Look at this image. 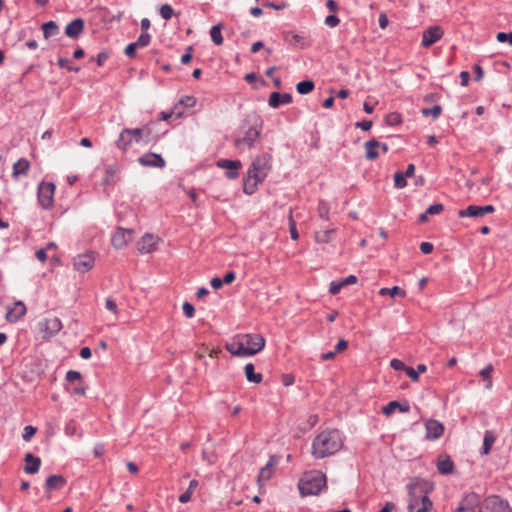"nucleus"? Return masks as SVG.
<instances>
[{
    "label": "nucleus",
    "mask_w": 512,
    "mask_h": 512,
    "mask_svg": "<svg viewBox=\"0 0 512 512\" xmlns=\"http://www.w3.org/2000/svg\"><path fill=\"white\" fill-rule=\"evenodd\" d=\"M298 486L301 496L318 495L326 487V477L318 471L309 472L300 480Z\"/></svg>",
    "instance_id": "39448f33"
},
{
    "label": "nucleus",
    "mask_w": 512,
    "mask_h": 512,
    "mask_svg": "<svg viewBox=\"0 0 512 512\" xmlns=\"http://www.w3.org/2000/svg\"><path fill=\"white\" fill-rule=\"evenodd\" d=\"M272 156L269 153H262L253 160L247 172L257 180H264L271 169Z\"/></svg>",
    "instance_id": "0eeeda50"
},
{
    "label": "nucleus",
    "mask_w": 512,
    "mask_h": 512,
    "mask_svg": "<svg viewBox=\"0 0 512 512\" xmlns=\"http://www.w3.org/2000/svg\"><path fill=\"white\" fill-rule=\"evenodd\" d=\"M343 447V439L339 430L326 429L320 432L312 442V456L315 459L336 454Z\"/></svg>",
    "instance_id": "7ed1b4c3"
},
{
    "label": "nucleus",
    "mask_w": 512,
    "mask_h": 512,
    "mask_svg": "<svg viewBox=\"0 0 512 512\" xmlns=\"http://www.w3.org/2000/svg\"><path fill=\"white\" fill-rule=\"evenodd\" d=\"M119 168L116 165H110L105 169L103 182L105 185H114L118 181Z\"/></svg>",
    "instance_id": "bb28decb"
},
{
    "label": "nucleus",
    "mask_w": 512,
    "mask_h": 512,
    "mask_svg": "<svg viewBox=\"0 0 512 512\" xmlns=\"http://www.w3.org/2000/svg\"><path fill=\"white\" fill-rule=\"evenodd\" d=\"M57 64L60 68H65L68 71L78 72L80 70L79 67L70 65V62L66 58H59Z\"/></svg>",
    "instance_id": "49530a36"
},
{
    "label": "nucleus",
    "mask_w": 512,
    "mask_h": 512,
    "mask_svg": "<svg viewBox=\"0 0 512 512\" xmlns=\"http://www.w3.org/2000/svg\"><path fill=\"white\" fill-rule=\"evenodd\" d=\"M26 465L24 467V471L27 474H35L39 471L41 465V459L39 457H35L31 453H27L24 458Z\"/></svg>",
    "instance_id": "5701e85b"
},
{
    "label": "nucleus",
    "mask_w": 512,
    "mask_h": 512,
    "mask_svg": "<svg viewBox=\"0 0 512 512\" xmlns=\"http://www.w3.org/2000/svg\"><path fill=\"white\" fill-rule=\"evenodd\" d=\"M436 466L439 473L444 475L451 474L454 470V463L449 456L439 457Z\"/></svg>",
    "instance_id": "393cba45"
},
{
    "label": "nucleus",
    "mask_w": 512,
    "mask_h": 512,
    "mask_svg": "<svg viewBox=\"0 0 512 512\" xmlns=\"http://www.w3.org/2000/svg\"><path fill=\"white\" fill-rule=\"evenodd\" d=\"M65 484V479L61 475H50L46 479L45 487L47 490L60 489Z\"/></svg>",
    "instance_id": "c756f323"
},
{
    "label": "nucleus",
    "mask_w": 512,
    "mask_h": 512,
    "mask_svg": "<svg viewBox=\"0 0 512 512\" xmlns=\"http://www.w3.org/2000/svg\"><path fill=\"white\" fill-rule=\"evenodd\" d=\"M443 35L444 31L440 26H431L424 30L421 45L425 48H428L439 41Z\"/></svg>",
    "instance_id": "f8f14e48"
},
{
    "label": "nucleus",
    "mask_w": 512,
    "mask_h": 512,
    "mask_svg": "<svg viewBox=\"0 0 512 512\" xmlns=\"http://www.w3.org/2000/svg\"><path fill=\"white\" fill-rule=\"evenodd\" d=\"M42 30L44 37L49 38L58 34L59 28L54 21H48L42 25Z\"/></svg>",
    "instance_id": "72a5a7b5"
},
{
    "label": "nucleus",
    "mask_w": 512,
    "mask_h": 512,
    "mask_svg": "<svg viewBox=\"0 0 512 512\" xmlns=\"http://www.w3.org/2000/svg\"><path fill=\"white\" fill-rule=\"evenodd\" d=\"M334 233H335L334 229H325V230L317 231L315 233V240L318 243H328L331 241Z\"/></svg>",
    "instance_id": "2f4dec72"
},
{
    "label": "nucleus",
    "mask_w": 512,
    "mask_h": 512,
    "mask_svg": "<svg viewBox=\"0 0 512 512\" xmlns=\"http://www.w3.org/2000/svg\"><path fill=\"white\" fill-rule=\"evenodd\" d=\"M387 123L389 125H396L401 123V116L398 113H391L387 116Z\"/></svg>",
    "instance_id": "e2e57ef3"
},
{
    "label": "nucleus",
    "mask_w": 512,
    "mask_h": 512,
    "mask_svg": "<svg viewBox=\"0 0 512 512\" xmlns=\"http://www.w3.org/2000/svg\"><path fill=\"white\" fill-rule=\"evenodd\" d=\"M433 483L419 477H414L407 485L408 489V512H428L433 503L429 498L432 492Z\"/></svg>",
    "instance_id": "f257e3e1"
},
{
    "label": "nucleus",
    "mask_w": 512,
    "mask_h": 512,
    "mask_svg": "<svg viewBox=\"0 0 512 512\" xmlns=\"http://www.w3.org/2000/svg\"><path fill=\"white\" fill-rule=\"evenodd\" d=\"M86 392V386L83 382L79 383L71 389V393L77 396H83Z\"/></svg>",
    "instance_id": "4d7b16f0"
},
{
    "label": "nucleus",
    "mask_w": 512,
    "mask_h": 512,
    "mask_svg": "<svg viewBox=\"0 0 512 512\" xmlns=\"http://www.w3.org/2000/svg\"><path fill=\"white\" fill-rule=\"evenodd\" d=\"M442 112V107L440 105H434L431 108H423L421 113L425 117L431 116L433 119H437Z\"/></svg>",
    "instance_id": "ea45409f"
},
{
    "label": "nucleus",
    "mask_w": 512,
    "mask_h": 512,
    "mask_svg": "<svg viewBox=\"0 0 512 512\" xmlns=\"http://www.w3.org/2000/svg\"><path fill=\"white\" fill-rule=\"evenodd\" d=\"M180 103H181L182 105H184L185 107H187V108H191V107H194V106H195V104H196V99H195V97H193V96H188V95H186V96L181 97V99H180Z\"/></svg>",
    "instance_id": "6e6d98bb"
},
{
    "label": "nucleus",
    "mask_w": 512,
    "mask_h": 512,
    "mask_svg": "<svg viewBox=\"0 0 512 512\" xmlns=\"http://www.w3.org/2000/svg\"><path fill=\"white\" fill-rule=\"evenodd\" d=\"M492 372H493L492 364H488L485 368H483L479 372V375L486 381L485 387L487 389H490L492 387V379H491Z\"/></svg>",
    "instance_id": "4c0bfd02"
},
{
    "label": "nucleus",
    "mask_w": 512,
    "mask_h": 512,
    "mask_svg": "<svg viewBox=\"0 0 512 512\" xmlns=\"http://www.w3.org/2000/svg\"><path fill=\"white\" fill-rule=\"evenodd\" d=\"M244 373L248 382L258 384L263 380L262 374L255 372V367L252 363H247L245 365Z\"/></svg>",
    "instance_id": "cd10ccee"
},
{
    "label": "nucleus",
    "mask_w": 512,
    "mask_h": 512,
    "mask_svg": "<svg viewBox=\"0 0 512 512\" xmlns=\"http://www.w3.org/2000/svg\"><path fill=\"white\" fill-rule=\"evenodd\" d=\"M138 162L145 167H155V168H163L165 167L164 158L157 153H145L139 157Z\"/></svg>",
    "instance_id": "dca6fc26"
},
{
    "label": "nucleus",
    "mask_w": 512,
    "mask_h": 512,
    "mask_svg": "<svg viewBox=\"0 0 512 512\" xmlns=\"http://www.w3.org/2000/svg\"><path fill=\"white\" fill-rule=\"evenodd\" d=\"M479 504V496L475 493H470L461 500L454 512H476Z\"/></svg>",
    "instance_id": "ddd939ff"
},
{
    "label": "nucleus",
    "mask_w": 512,
    "mask_h": 512,
    "mask_svg": "<svg viewBox=\"0 0 512 512\" xmlns=\"http://www.w3.org/2000/svg\"><path fill=\"white\" fill-rule=\"evenodd\" d=\"M433 244L430 242H422L420 244V251L423 254H430L433 251Z\"/></svg>",
    "instance_id": "774afa93"
},
{
    "label": "nucleus",
    "mask_w": 512,
    "mask_h": 512,
    "mask_svg": "<svg viewBox=\"0 0 512 512\" xmlns=\"http://www.w3.org/2000/svg\"><path fill=\"white\" fill-rule=\"evenodd\" d=\"M317 210H318V215L320 216V218H322L324 220H328L330 207H329V204L326 201L320 200L319 203H318V209Z\"/></svg>",
    "instance_id": "79ce46f5"
},
{
    "label": "nucleus",
    "mask_w": 512,
    "mask_h": 512,
    "mask_svg": "<svg viewBox=\"0 0 512 512\" xmlns=\"http://www.w3.org/2000/svg\"><path fill=\"white\" fill-rule=\"evenodd\" d=\"M289 231H290V236L293 240H298L299 238V233L296 229V223L293 219V216H292V210L290 209V213H289Z\"/></svg>",
    "instance_id": "c03bdc74"
},
{
    "label": "nucleus",
    "mask_w": 512,
    "mask_h": 512,
    "mask_svg": "<svg viewBox=\"0 0 512 512\" xmlns=\"http://www.w3.org/2000/svg\"><path fill=\"white\" fill-rule=\"evenodd\" d=\"M109 54L106 51H101L97 54L95 60L98 66H102L108 59Z\"/></svg>",
    "instance_id": "0e129e2a"
},
{
    "label": "nucleus",
    "mask_w": 512,
    "mask_h": 512,
    "mask_svg": "<svg viewBox=\"0 0 512 512\" xmlns=\"http://www.w3.org/2000/svg\"><path fill=\"white\" fill-rule=\"evenodd\" d=\"M192 52H193V47L192 46H188L186 48V52L181 57V63L182 64H188L191 61V59H192Z\"/></svg>",
    "instance_id": "680f3d73"
},
{
    "label": "nucleus",
    "mask_w": 512,
    "mask_h": 512,
    "mask_svg": "<svg viewBox=\"0 0 512 512\" xmlns=\"http://www.w3.org/2000/svg\"><path fill=\"white\" fill-rule=\"evenodd\" d=\"M62 328L61 320L57 317H53L46 320V330L51 334H55Z\"/></svg>",
    "instance_id": "e433bc0d"
},
{
    "label": "nucleus",
    "mask_w": 512,
    "mask_h": 512,
    "mask_svg": "<svg viewBox=\"0 0 512 512\" xmlns=\"http://www.w3.org/2000/svg\"><path fill=\"white\" fill-rule=\"evenodd\" d=\"M26 306L22 301H16L12 306L7 307L6 320L10 323L17 322L26 313Z\"/></svg>",
    "instance_id": "f3484780"
},
{
    "label": "nucleus",
    "mask_w": 512,
    "mask_h": 512,
    "mask_svg": "<svg viewBox=\"0 0 512 512\" xmlns=\"http://www.w3.org/2000/svg\"><path fill=\"white\" fill-rule=\"evenodd\" d=\"M380 142L376 139H371L365 142V157L367 160L373 161L379 156Z\"/></svg>",
    "instance_id": "b1692460"
},
{
    "label": "nucleus",
    "mask_w": 512,
    "mask_h": 512,
    "mask_svg": "<svg viewBox=\"0 0 512 512\" xmlns=\"http://www.w3.org/2000/svg\"><path fill=\"white\" fill-rule=\"evenodd\" d=\"M36 433V428L31 426V425H27L25 426L24 428V433L22 435L23 437V440L24 441H29Z\"/></svg>",
    "instance_id": "603ef678"
},
{
    "label": "nucleus",
    "mask_w": 512,
    "mask_h": 512,
    "mask_svg": "<svg viewBox=\"0 0 512 512\" xmlns=\"http://www.w3.org/2000/svg\"><path fill=\"white\" fill-rule=\"evenodd\" d=\"M95 264V258L92 252L79 254L73 258V267L79 273H86L90 271Z\"/></svg>",
    "instance_id": "9d476101"
},
{
    "label": "nucleus",
    "mask_w": 512,
    "mask_h": 512,
    "mask_svg": "<svg viewBox=\"0 0 512 512\" xmlns=\"http://www.w3.org/2000/svg\"><path fill=\"white\" fill-rule=\"evenodd\" d=\"M77 429H78V427H77L76 421L70 420L69 422L66 423L64 431H65L66 435L74 436L77 434Z\"/></svg>",
    "instance_id": "de8ad7c7"
},
{
    "label": "nucleus",
    "mask_w": 512,
    "mask_h": 512,
    "mask_svg": "<svg viewBox=\"0 0 512 512\" xmlns=\"http://www.w3.org/2000/svg\"><path fill=\"white\" fill-rule=\"evenodd\" d=\"M344 287L343 283L341 280L339 281H332L330 283V287H329V292L332 294V295H336L340 292V290Z\"/></svg>",
    "instance_id": "3c124183"
},
{
    "label": "nucleus",
    "mask_w": 512,
    "mask_h": 512,
    "mask_svg": "<svg viewBox=\"0 0 512 512\" xmlns=\"http://www.w3.org/2000/svg\"><path fill=\"white\" fill-rule=\"evenodd\" d=\"M381 296L390 295L391 297L400 296L405 297L406 292L402 288L398 286H394L392 288H381L379 291Z\"/></svg>",
    "instance_id": "f704fd0d"
},
{
    "label": "nucleus",
    "mask_w": 512,
    "mask_h": 512,
    "mask_svg": "<svg viewBox=\"0 0 512 512\" xmlns=\"http://www.w3.org/2000/svg\"><path fill=\"white\" fill-rule=\"evenodd\" d=\"M105 307L107 310L113 312L114 314L118 313V308H117L116 302L111 298L106 299Z\"/></svg>",
    "instance_id": "338daca9"
},
{
    "label": "nucleus",
    "mask_w": 512,
    "mask_h": 512,
    "mask_svg": "<svg viewBox=\"0 0 512 512\" xmlns=\"http://www.w3.org/2000/svg\"><path fill=\"white\" fill-rule=\"evenodd\" d=\"M182 309H183V312H184V315L187 317V318H192L195 314V308L194 306L189 303V302H185L182 306Z\"/></svg>",
    "instance_id": "5fc2aeb1"
},
{
    "label": "nucleus",
    "mask_w": 512,
    "mask_h": 512,
    "mask_svg": "<svg viewBox=\"0 0 512 512\" xmlns=\"http://www.w3.org/2000/svg\"><path fill=\"white\" fill-rule=\"evenodd\" d=\"M174 14V10L173 8L171 7V5L169 4H163L161 7H160V15L162 16V18H164L165 20H169Z\"/></svg>",
    "instance_id": "a18cd8bd"
},
{
    "label": "nucleus",
    "mask_w": 512,
    "mask_h": 512,
    "mask_svg": "<svg viewBox=\"0 0 512 512\" xmlns=\"http://www.w3.org/2000/svg\"><path fill=\"white\" fill-rule=\"evenodd\" d=\"M425 437L428 440H436L444 433V426L441 422L435 419H429L425 422Z\"/></svg>",
    "instance_id": "4468645a"
},
{
    "label": "nucleus",
    "mask_w": 512,
    "mask_h": 512,
    "mask_svg": "<svg viewBox=\"0 0 512 512\" xmlns=\"http://www.w3.org/2000/svg\"><path fill=\"white\" fill-rule=\"evenodd\" d=\"M132 236V229H124L120 227L114 232L111 238V243L114 248L122 249L132 240Z\"/></svg>",
    "instance_id": "9b49d317"
},
{
    "label": "nucleus",
    "mask_w": 512,
    "mask_h": 512,
    "mask_svg": "<svg viewBox=\"0 0 512 512\" xmlns=\"http://www.w3.org/2000/svg\"><path fill=\"white\" fill-rule=\"evenodd\" d=\"M324 22L328 27L333 28V27H336L340 23V19L336 15H328L325 18Z\"/></svg>",
    "instance_id": "13d9d810"
},
{
    "label": "nucleus",
    "mask_w": 512,
    "mask_h": 512,
    "mask_svg": "<svg viewBox=\"0 0 512 512\" xmlns=\"http://www.w3.org/2000/svg\"><path fill=\"white\" fill-rule=\"evenodd\" d=\"M217 166L226 170L225 175L228 179H236L242 164L239 160L221 159L217 162Z\"/></svg>",
    "instance_id": "2eb2a0df"
},
{
    "label": "nucleus",
    "mask_w": 512,
    "mask_h": 512,
    "mask_svg": "<svg viewBox=\"0 0 512 512\" xmlns=\"http://www.w3.org/2000/svg\"><path fill=\"white\" fill-rule=\"evenodd\" d=\"M398 409L402 413H407L410 410V405L408 402H398V401H390L386 406L383 407L382 412L386 416H390L394 413V411Z\"/></svg>",
    "instance_id": "4be33fe9"
},
{
    "label": "nucleus",
    "mask_w": 512,
    "mask_h": 512,
    "mask_svg": "<svg viewBox=\"0 0 512 512\" xmlns=\"http://www.w3.org/2000/svg\"><path fill=\"white\" fill-rule=\"evenodd\" d=\"M406 185V176L403 174V172H396L394 174V186L398 189H402L406 187Z\"/></svg>",
    "instance_id": "37998d69"
},
{
    "label": "nucleus",
    "mask_w": 512,
    "mask_h": 512,
    "mask_svg": "<svg viewBox=\"0 0 512 512\" xmlns=\"http://www.w3.org/2000/svg\"><path fill=\"white\" fill-rule=\"evenodd\" d=\"M459 217L465 218V217H474L479 218L484 216L482 207L476 206V205H469L466 209H462L458 212Z\"/></svg>",
    "instance_id": "c85d7f7f"
},
{
    "label": "nucleus",
    "mask_w": 512,
    "mask_h": 512,
    "mask_svg": "<svg viewBox=\"0 0 512 512\" xmlns=\"http://www.w3.org/2000/svg\"><path fill=\"white\" fill-rule=\"evenodd\" d=\"M159 238L153 234L146 233L137 243V249L142 254L151 253L156 249Z\"/></svg>",
    "instance_id": "a211bd4d"
},
{
    "label": "nucleus",
    "mask_w": 512,
    "mask_h": 512,
    "mask_svg": "<svg viewBox=\"0 0 512 512\" xmlns=\"http://www.w3.org/2000/svg\"><path fill=\"white\" fill-rule=\"evenodd\" d=\"M495 440H496V437H495L494 433L492 431L487 430L484 434L483 447H482V453L484 455H487L490 452Z\"/></svg>",
    "instance_id": "7c9ffc66"
},
{
    "label": "nucleus",
    "mask_w": 512,
    "mask_h": 512,
    "mask_svg": "<svg viewBox=\"0 0 512 512\" xmlns=\"http://www.w3.org/2000/svg\"><path fill=\"white\" fill-rule=\"evenodd\" d=\"M496 39L501 43L508 42L510 45H512V32L511 33L499 32L496 35Z\"/></svg>",
    "instance_id": "864d4df0"
},
{
    "label": "nucleus",
    "mask_w": 512,
    "mask_h": 512,
    "mask_svg": "<svg viewBox=\"0 0 512 512\" xmlns=\"http://www.w3.org/2000/svg\"><path fill=\"white\" fill-rule=\"evenodd\" d=\"M263 180H257L252 174L247 172V176L243 180V192L247 195H252L257 190V186Z\"/></svg>",
    "instance_id": "a878e982"
},
{
    "label": "nucleus",
    "mask_w": 512,
    "mask_h": 512,
    "mask_svg": "<svg viewBox=\"0 0 512 512\" xmlns=\"http://www.w3.org/2000/svg\"><path fill=\"white\" fill-rule=\"evenodd\" d=\"M210 36L215 45H221L223 43L220 24L212 26Z\"/></svg>",
    "instance_id": "58836bf2"
},
{
    "label": "nucleus",
    "mask_w": 512,
    "mask_h": 512,
    "mask_svg": "<svg viewBox=\"0 0 512 512\" xmlns=\"http://www.w3.org/2000/svg\"><path fill=\"white\" fill-rule=\"evenodd\" d=\"M444 210V206L441 203H434L426 209V214L437 215Z\"/></svg>",
    "instance_id": "8fccbe9b"
},
{
    "label": "nucleus",
    "mask_w": 512,
    "mask_h": 512,
    "mask_svg": "<svg viewBox=\"0 0 512 512\" xmlns=\"http://www.w3.org/2000/svg\"><path fill=\"white\" fill-rule=\"evenodd\" d=\"M263 130V120L256 112L247 114L234 138V146L239 150L253 147Z\"/></svg>",
    "instance_id": "f03ea898"
},
{
    "label": "nucleus",
    "mask_w": 512,
    "mask_h": 512,
    "mask_svg": "<svg viewBox=\"0 0 512 512\" xmlns=\"http://www.w3.org/2000/svg\"><path fill=\"white\" fill-rule=\"evenodd\" d=\"M292 95L290 93L272 92L268 99V104L272 108H278L281 104H290Z\"/></svg>",
    "instance_id": "aec40b11"
},
{
    "label": "nucleus",
    "mask_w": 512,
    "mask_h": 512,
    "mask_svg": "<svg viewBox=\"0 0 512 512\" xmlns=\"http://www.w3.org/2000/svg\"><path fill=\"white\" fill-rule=\"evenodd\" d=\"M272 472H273V463L270 460L264 467H262L260 469L259 475H258V480L264 481V482L268 481L272 476Z\"/></svg>",
    "instance_id": "c9c22d12"
},
{
    "label": "nucleus",
    "mask_w": 512,
    "mask_h": 512,
    "mask_svg": "<svg viewBox=\"0 0 512 512\" xmlns=\"http://www.w3.org/2000/svg\"><path fill=\"white\" fill-rule=\"evenodd\" d=\"M55 185L52 182H41L38 185V202L44 209H49L54 203Z\"/></svg>",
    "instance_id": "1a4fd4ad"
},
{
    "label": "nucleus",
    "mask_w": 512,
    "mask_h": 512,
    "mask_svg": "<svg viewBox=\"0 0 512 512\" xmlns=\"http://www.w3.org/2000/svg\"><path fill=\"white\" fill-rule=\"evenodd\" d=\"M477 509L478 512H511L509 504L495 495L487 497Z\"/></svg>",
    "instance_id": "6e6552de"
},
{
    "label": "nucleus",
    "mask_w": 512,
    "mask_h": 512,
    "mask_svg": "<svg viewBox=\"0 0 512 512\" xmlns=\"http://www.w3.org/2000/svg\"><path fill=\"white\" fill-rule=\"evenodd\" d=\"M315 84L312 80H304L296 85V90L301 95L309 94L314 90Z\"/></svg>",
    "instance_id": "473e14b6"
},
{
    "label": "nucleus",
    "mask_w": 512,
    "mask_h": 512,
    "mask_svg": "<svg viewBox=\"0 0 512 512\" xmlns=\"http://www.w3.org/2000/svg\"><path fill=\"white\" fill-rule=\"evenodd\" d=\"M84 29V21L81 18L72 20L65 28V34L70 38H77Z\"/></svg>",
    "instance_id": "412c9836"
},
{
    "label": "nucleus",
    "mask_w": 512,
    "mask_h": 512,
    "mask_svg": "<svg viewBox=\"0 0 512 512\" xmlns=\"http://www.w3.org/2000/svg\"><path fill=\"white\" fill-rule=\"evenodd\" d=\"M66 380L69 382V383H72L74 381H78L79 383L83 382L82 381V375L80 372L78 371H75V370H69L67 373H66Z\"/></svg>",
    "instance_id": "09e8293b"
},
{
    "label": "nucleus",
    "mask_w": 512,
    "mask_h": 512,
    "mask_svg": "<svg viewBox=\"0 0 512 512\" xmlns=\"http://www.w3.org/2000/svg\"><path fill=\"white\" fill-rule=\"evenodd\" d=\"M390 366H391L393 369H395V370H399V371H400V370H404V371H405V369H406V367H407V366H406V365H405L401 360L396 359V358H394V359H392V360L390 361Z\"/></svg>",
    "instance_id": "69168bd1"
},
{
    "label": "nucleus",
    "mask_w": 512,
    "mask_h": 512,
    "mask_svg": "<svg viewBox=\"0 0 512 512\" xmlns=\"http://www.w3.org/2000/svg\"><path fill=\"white\" fill-rule=\"evenodd\" d=\"M137 49H138V47L136 46V44L134 42H132L126 46L125 55L129 58H134L136 55Z\"/></svg>",
    "instance_id": "bf43d9fd"
},
{
    "label": "nucleus",
    "mask_w": 512,
    "mask_h": 512,
    "mask_svg": "<svg viewBox=\"0 0 512 512\" xmlns=\"http://www.w3.org/2000/svg\"><path fill=\"white\" fill-rule=\"evenodd\" d=\"M30 170V162L26 158H20L13 164L12 178L18 180L20 177L27 176Z\"/></svg>",
    "instance_id": "6ab92c4d"
},
{
    "label": "nucleus",
    "mask_w": 512,
    "mask_h": 512,
    "mask_svg": "<svg viewBox=\"0 0 512 512\" xmlns=\"http://www.w3.org/2000/svg\"><path fill=\"white\" fill-rule=\"evenodd\" d=\"M150 130L148 127L143 128H124L118 139L116 140V147L122 152H127L133 143H140L144 136H148Z\"/></svg>",
    "instance_id": "423d86ee"
},
{
    "label": "nucleus",
    "mask_w": 512,
    "mask_h": 512,
    "mask_svg": "<svg viewBox=\"0 0 512 512\" xmlns=\"http://www.w3.org/2000/svg\"><path fill=\"white\" fill-rule=\"evenodd\" d=\"M264 347L265 339L260 334H245L226 344L227 351L238 357L253 356Z\"/></svg>",
    "instance_id": "20e7f679"
},
{
    "label": "nucleus",
    "mask_w": 512,
    "mask_h": 512,
    "mask_svg": "<svg viewBox=\"0 0 512 512\" xmlns=\"http://www.w3.org/2000/svg\"><path fill=\"white\" fill-rule=\"evenodd\" d=\"M151 38L148 32H142L134 43L138 48H145L150 44Z\"/></svg>",
    "instance_id": "a19ab883"
},
{
    "label": "nucleus",
    "mask_w": 512,
    "mask_h": 512,
    "mask_svg": "<svg viewBox=\"0 0 512 512\" xmlns=\"http://www.w3.org/2000/svg\"><path fill=\"white\" fill-rule=\"evenodd\" d=\"M405 373L413 382H417L419 380V374L414 368L407 366Z\"/></svg>",
    "instance_id": "052dcab7"
}]
</instances>
